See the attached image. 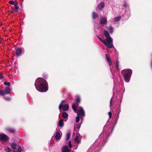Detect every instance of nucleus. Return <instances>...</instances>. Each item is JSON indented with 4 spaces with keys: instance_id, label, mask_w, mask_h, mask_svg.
Returning a JSON list of instances; mask_svg holds the SVG:
<instances>
[{
    "instance_id": "obj_16",
    "label": "nucleus",
    "mask_w": 152,
    "mask_h": 152,
    "mask_svg": "<svg viewBox=\"0 0 152 152\" xmlns=\"http://www.w3.org/2000/svg\"><path fill=\"white\" fill-rule=\"evenodd\" d=\"M105 56H106V59L107 60V62H108V63H109V65L110 66L111 65V62L110 58L109 57H108V56L106 54Z\"/></svg>"
},
{
    "instance_id": "obj_34",
    "label": "nucleus",
    "mask_w": 152,
    "mask_h": 152,
    "mask_svg": "<svg viewBox=\"0 0 152 152\" xmlns=\"http://www.w3.org/2000/svg\"><path fill=\"white\" fill-rule=\"evenodd\" d=\"M80 125H78V124H76L75 125V127L78 129L80 128Z\"/></svg>"
},
{
    "instance_id": "obj_21",
    "label": "nucleus",
    "mask_w": 152,
    "mask_h": 152,
    "mask_svg": "<svg viewBox=\"0 0 152 152\" xmlns=\"http://www.w3.org/2000/svg\"><path fill=\"white\" fill-rule=\"evenodd\" d=\"M92 16L93 19H95L98 17V15L95 12H93L92 14Z\"/></svg>"
},
{
    "instance_id": "obj_24",
    "label": "nucleus",
    "mask_w": 152,
    "mask_h": 152,
    "mask_svg": "<svg viewBox=\"0 0 152 152\" xmlns=\"http://www.w3.org/2000/svg\"><path fill=\"white\" fill-rule=\"evenodd\" d=\"M5 151L6 152H12L10 148L7 146L5 147Z\"/></svg>"
},
{
    "instance_id": "obj_42",
    "label": "nucleus",
    "mask_w": 152,
    "mask_h": 152,
    "mask_svg": "<svg viewBox=\"0 0 152 152\" xmlns=\"http://www.w3.org/2000/svg\"><path fill=\"white\" fill-rule=\"evenodd\" d=\"M77 148V147L76 148H75V149H76Z\"/></svg>"
},
{
    "instance_id": "obj_4",
    "label": "nucleus",
    "mask_w": 152,
    "mask_h": 152,
    "mask_svg": "<svg viewBox=\"0 0 152 152\" xmlns=\"http://www.w3.org/2000/svg\"><path fill=\"white\" fill-rule=\"evenodd\" d=\"M77 116L76 118V122L78 123L80 120V118H81L82 116H84V112L83 109L80 107L77 112Z\"/></svg>"
},
{
    "instance_id": "obj_33",
    "label": "nucleus",
    "mask_w": 152,
    "mask_h": 152,
    "mask_svg": "<svg viewBox=\"0 0 152 152\" xmlns=\"http://www.w3.org/2000/svg\"><path fill=\"white\" fill-rule=\"evenodd\" d=\"M108 115L109 116V118H110L112 115V113L110 112L108 113Z\"/></svg>"
},
{
    "instance_id": "obj_18",
    "label": "nucleus",
    "mask_w": 152,
    "mask_h": 152,
    "mask_svg": "<svg viewBox=\"0 0 152 152\" xmlns=\"http://www.w3.org/2000/svg\"><path fill=\"white\" fill-rule=\"evenodd\" d=\"M22 53L21 50L20 48H18L16 50V54L18 56H19Z\"/></svg>"
},
{
    "instance_id": "obj_29",
    "label": "nucleus",
    "mask_w": 152,
    "mask_h": 152,
    "mask_svg": "<svg viewBox=\"0 0 152 152\" xmlns=\"http://www.w3.org/2000/svg\"><path fill=\"white\" fill-rule=\"evenodd\" d=\"M80 97H79V96H77L76 99V102H78V103H79L80 102Z\"/></svg>"
},
{
    "instance_id": "obj_38",
    "label": "nucleus",
    "mask_w": 152,
    "mask_h": 152,
    "mask_svg": "<svg viewBox=\"0 0 152 152\" xmlns=\"http://www.w3.org/2000/svg\"><path fill=\"white\" fill-rule=\"evenodd\" d=\"M118 66H117V65L116 66V69H118Z\"/></svg>"
},
{
    "instance_id": "obj_31",
    "label": "nucleus",
    "mask_w": 152,
    "mask_h": 152,
    "mask_svg": "<svg viewBox=\"0 0 152 152\" xmlns=\"http://www.w3.org/2000/svg\"><path fill=\"white\" fill-rule=\"evenodd\" d=\"M9 3L13 5L14 4V1H9Z\"/></svg>"
},
{
    "instance_id": "obj_10",
    "label": "nucleus",
    "mask_w": 152,
    "mask_h": 152,
    "mask_svg": "<svg viewBox=\"0 0 152 152\" xmlns=\"http://www.w3.org/2000/svg\"><path fill=\"white\" fill-rule=\"evenodd\" d=\"M104 36L106 38H109V37H110L111 38V40H112V43H109L110 44H111L112 45H113V39L110 36L109 34V33L106 30H104Z\"/></svg>"
},
{
    "instance_id": "obj_23",
    "label": "nucleus",
    "mask_w": 152,
    "mask_h": 152,
    "mask_svg": "<svg viewBox=\"0 0 152 152\" xmlns=\"http://www.w3.org/2000/svg\"><path fill=\"white\" fill-rule=\"evenodd\" d=\"M108 30L110 33H112L113 31V28L111 26L109 27Z\"/></svg>"
},
{
    "instance_id": "obj_8",
    "label": "nucleus",
    "mask_w": 152,
    "mask_h": 152,
    "mask_svg": "<svg viewBox=\"0 0 152 152\" xmlns=\"http://www.w3.org/2000/svg\"><path fill=\"white\" fill-rule=\"evenodd\" d=\"M8 138L9 137L6 134L4 133L0 134V140L6 142Z\"/></svg>"
},
{
    "instance_id": "obj_22",
    "label": "nucleus",
    "mask_w": 152,
    "mask_h": 152,
    "mask_svg": "<svg viewBox=\"0 0 152 152\" xmlns=\"http://www.w3.org/2000/svg\"><path fill=\"white\" fill-rule=\"evenodd\" d=\"M121 18V17L120 16L115 17L114 18V21L115 22H117L119 21L120 19Z\"/></svg>"
},
{
    "instance_id": "obj_12",
    "label": "nucleus",
    "mask_w": 152,
    "mask_h": 152,
    "mask_svg": "<svg viewBox=\"0 0 152 152\" xmlns=\"http://www.w3.org/2000/svg\"><path fill=\"white\" fill-rule=\"evenodd\" d=\"M104 7V3L103 2L100 3L98 5V8L99 10L103 8Z\"/></svg>"
},
{
    "instance_id": "obj_7",
    "label": "nucleus",
    "mask_w": 152,
    "mask_h": 152,
    "mask_svg": "<svg viewBox=\"0 0 152 152\" xmlns=\"http://www.w3.org/2000/svg\"><path fill=\"white\" fill-rule=\"evenodd\" d=\"M100 20L99 21L100 24L104 26L107 24V18L105 17H100Z\"/></svg>"
},
{
    "instance_id": "obj_20",
    "label": "nucleus",
    "mask_w": 152,
    "mask_h": 152,
    "mask_svg": "<svg viewBox=\"0 0 152 152\" xmlns=\"http://www.w3.org/2000/svg\"><path fill=\"white\" fill-rule=\"evenodd\" d=\"M62 115L64 119H66L68 116V114L67 113L64 112L62 113Z\"/></svg>"
},
{
    "instance_id": "obj_39",
    "label": "nucleus",
    "mask_w": 152,
    "mask_h": 152,
    "mask_svg": "<svg viewBox=\"0 0 152 152\" xmlns=\"http://www.w3.org/2000/svg\"><path fill=\"white\" fill-rule=\"evenodd\" d=\"M111 100H112V99H111V100L110 101V106H111V103H112Z\"/></svg>"
},
{
    "instance_id": "obj_5",
    "label": "nucleus",
    "mask_w": 152,
    "mask_h": 152,
    "mask_svg": "<svg viewBox=\"0 0 152 152\" xmlns=\"http://www.w3.org/2000/svg\"><path fill=\"white\" fill-rule=\"evenodd\" d=\"M65 102V100H63L60 104L59 107V109L60 111L62 107H63V110L64 111H66L68 110L69 107V105L67 104H64Z\"/></svg>"
},
{
    "instance_id": "obj_2",
    "label": "nucleus",
    "mask_w": 152,
    "mask_h": 152,
    "mask_svg": "<svg viewBox=\"0 0 152 152\" xmlns=\"http://www.w3.org/2000/svg\"><path fill=\"white\" fill-rule=\"evenodd\" d=\"M132 71L130 69H124L122 71L121 73L125 80L127 82L129 81Z\"/></svg>"
},
{
    "instance_id": "obj_9",
    "label": "nucleus",
    "mask_w": 152,
    "mask_h": 152,
    "mask_svg": "<svg viewBox=\"0 0 152 152\" xmlns=\"http://www.w3.org/2000/svg\"><path fill=\"white\" fill-rule=\"evenodd\" d=\"M81 139V137L80 134L77 133L76 134L75 138V142L77 143H79L80 142Z\"/></svg>"
},
{
    "instance_id": "obj_26",
    "label": "nucleus",
    "mask_w": 152,
    "mask_h": 152,
    "mask_svg": "<svg viewBox=\"0 0 152 152\" xmlns=\"http://www.w3.org/2000/svg\"><path fill=\"white\" fill-rule=\"evenodd\" d=\"M4 84L6 86H9L10 85V82H4Z\"/></svg>"
},
{
    "instance_id": "obj_27",
    "label": "nucleus",
    "mask_w": 152,
    "mask_h": 152,
    "mask_svg": "<svg viewBox=\"0 0 152 152\" xmlns=\"http://www.w3.org/2000/svg\"><path fill=\"white\" fill-rule=\"evenodd\" d=\"M5 93L4 91L2 90H0V95H3Z\"/></svg>"
},
{
    "instance_id": "obj_11",
    "label": "nucleus",
    "mask_w": 152,
    "mask_h": 152,
    "mask_svg": "<svg viewBox=\"0 0 152 152\" xmlns=\"http://www.w3.org/2000/svg\"><path fill=\"white\" fill-rule=\"evenodd\" d=\"M62 152H71V150H69L68 146H65L62 148Z\"/></svg>"
},
{
    "instance_id": "obj_17",
    "label": "nucleus",
    "mask_w": 152,
    "mask_h": 152,
    "mask_svg": "<svg viewBox=\"0 0 152 152\" xmlns=\"http://www.w3.org/2000/svg\"><path fill=\"white\" fill-rule=\"evenodd\" d=\"M5 92L6 94H9L11 91V90L10 88L8 87H6L5 88Z\"/></svg>"
},
{
    "instance_id": "obj_1",
    "label": "nucleus",
    "mask_w": 152,
    "mask_h": 152,
    "mask_svg": "<svg viewBox=\"0 0 152 152\" xmlns=\"http://www.w3.org/2000/svg\"><path fill=\"white\" fill-rule=\"evenodd\" d=\"M34 85L36 89L40 92H46L48 89L47 83L42 78H37Z\"/></svg>"
},
{
    "instance_id": "obj_3",
    "label": "nucleus",
    "mask_w": 152,
    "mask_h": 152,
    "mask_svg": "<svg viewBox=\"0 0 152 152\" xmlns=\"http://www.w3.org/2000/svg\"><path fill=\"white\" fill-rule=\"evenodd\" d=\"M98 39L105 45V46L109 48H112L113 47V45L109 43H111L112 40L110 37L107 38L105 39L102 40L100 37L97 36Z\"/></svg>"
},
{
    "instance_id": "obj_6",
    "label": "nucleus",
    "mask_w": 152,
    "mask_h": 152,
    "mask_svg": "<svg viewBox=\"0 0 152 152\" xmlns=\"http://www.w3.org/2000/svg\"><path fill=\"white\" fill-rule=\"evenodd\" d=\"M11 147L12 148L13 150V152H21L22 148L19 146H18V150L16 148L18 147V146L15 143H12L11 144Z\"/></svg>"
},
{
    "instance_id": "obj_30",
    "label": "nucleus",
    "mask_w": 152,
    "mask_h": 152,
    "mask_svg": "<svg viewBox=\"0 0 152 152\" xmlns=\"http://www.w3.org/2000/svg\"><path fill=\"white\" fill-rule=\"evenodd\" d=\"M68 145H69V148H71L72 147V146L71 142V141H69V142Z\"/></svg>"
},
{
    "instance_id": "obj_41",
    "label": "nucleus",
    "mask_w": 152,
    "mask_h": 152,
    "mask_svg": "<svg viewBox=\"0 0 152 152\" xmlns=\"http://www.w3.org/2000/svg\"><path fill=\"white\" fill-rule=\"evenodd\" d=\"M106 127V126H104V128H105Z\"/></svg>"
},
{
    "instance_id": "obj_13",
    "label": "nucleus",
    "mask_w": 152,
    "mask_h": 152,
    "mask_svg": "<svg viewBox=\"0 0 152 152\" xmlns=\"http://www.w3.org/2000/svg\"><path fill=\"white\" fill-rule=\"evenodd\" d=\"M78 105V104H72V108L73 110L75 112H76L77 111V107Z\"/></svg>"
},
{
    "instance_id": "obj_25",
    "label": "nucleus",
    "mask_w": 152,
    "mask_h": 152,
    "mask_svg": "<svg viewBox=\"0 0 152 152\" xmlns=\"http://www.w3.org/2000/svg\"><path fill=\"white\" fill-rule=\"evenodd\" d=\"M70 136V132H68L66 134V140L69 139Z\"/></svg>"
},
{
    "instance_id": "obj_14",
    "label": "nucleus",
    "mask_w": 152,
    "mask_h": 152,
    "mask_svg": "<svg viewBox=\"0 0 152 152\" xmlns=\"http://www.w3.org/2000/svg\"><path fill=\"white\" fill-rule=\"evenodd\" d=\"M64 126V122L62 119H61L58 123V126L59 127H62Z\"/></svg>"
},
{
    "instance_id": "obj_19",
    "label": "nucleus",
    "mask_w": 152,
    "mask_h": 152,
    "mask_svg": "<svg viewBox=\"0 0 152 152\" xmlns=\"http://www.w3.org/2000/svg\"><path fill=\"white\" fill-rule=\"evenodd\" d=\"M55 138L56 139H60L61 137L60 134L59 132H57L56 133V135L55 136Z\"/></svg>"
},
{
    "instance_id": "obj_37",
    "label": "nucleus",
    "mask_w": 152,
    "mask_h": 152,
    "mask_svg": "<svg viewBox=\"0 0 152 152\" xmlns=\"http://www.w3.org/2000/svg\"><path fill=\"white\" fill-rule=\"evenodd\" d=\"M3 39L1 38H0V44L1 43V41H2Z\"/></svg>"
},
{
    "instance_id": "obj_35",
    "label": "nucleus",
    "mask_w": 152,
    "mask_h": 152,
    "mask_svg": "<svg viewBox=\"0 0 152 152\" xmlns=\"http://www.w3.org/2000/svg\"><path fill=\"white\" fill-rule=\"evenodd\" d=\"M3 77L2 76V75L0 73V80H2L3 79Z\"/></svg>"
},
{
    "instance_id": "obj_40",
    "label": "nucleus",
    "mask_w": 152,
    "mask_h": 152,
    "mask_svg": "<svg viewBox=\"0 0 152 152\" xmlns=\"http://www.w3.org/2000/svg\"><path fill=\"white\" fill-rule=\"evenodd\" d=\"M151 66L152 67V61H151Z\"/></svg>"
},
{
    "instance_id": "obj_15",
    "label": "nucleus",
    "mask_w": 152,
    "mask_h": 152,
    "mask_svg": "<svg viewBox=\"0 0 152 152\" xmlns=\"http://www.w3.org/2000/svg\"><path fill=\"white\" fill-rule=\"evenodd\" d=\"M6 130L7 131L10 132H14L15 131L14 129L11 128H6Z\"/></svg>"
},
{
    "instance_id": "obj_32",
    "label": "nucleus",
    "mask_w": 152,
    "mask_h": 152,
    "mask_svg": "<svg viewBox=\"0 0 152 152\" xmlns=\"http://www.w3.org/2000/svg\"><path fill=\"white\" fill-rule=\"evenodd\" d=\"M18 3L16 1H14V4L13 5H14L15 7L17 6V5H18Z\"/></svg>"
},
{
    "instance_id": "obj_36",
    "label": "nucleus",
    "mask_w": 152,
    "mask_h": 152,
    "mask_svg": "<svg viewBox=\"0 0 152 152\" xmlns=\"http://www.w3.org/2000/svg\"><path fill=\"white\" fill-rule=\"evenodd\" d=\"M116 64L117 66H119V62L118 61H116Z\"/></svg>"
},
{
    "instance_id": "obj_28",
    "label": "nucleus",
    "mask_w": 152,
    "mask_h": 152,
    "mask_svg": "<svg viewBox=\"0 0 152 152\" xmlns=\"http://www.w3.org/2000/svg\"><path fill=\"white\" fill-rule=\"evenodd\" d=\"M19 9V7L18 6L15 7V9L14 10V11L15 12H17L18 11V9Z\"/></svg>"
}]
</instances>
